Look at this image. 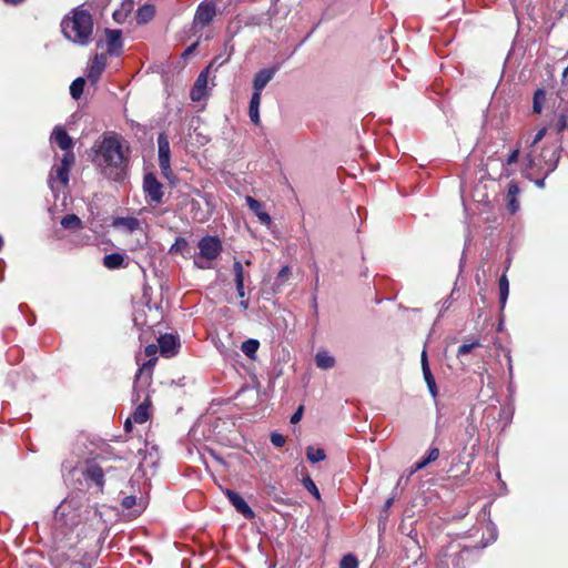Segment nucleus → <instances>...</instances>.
Returning <instances> with one entry per match:
<instances>
[{"label": "nucleus", "mask_w": 568, "mask_h": 568, "mask_svg": "<svg viewBox=\"0 0 568 568\" xmlns=\"http://www.w3.org/2000/svg\"><path fill=\"white\" fill-rule=\"evenodd\" d=\"M93 161L108 179L119 181L123 178L125 156L118 138H104Z\"/></svg>", "instance_id": "1"}, {"label": "nucleus", "mask_w": 568, "mask_h": 568, "mask_svg": "<svg viewBox=\"0 0 568 568\" xmlns=\"http://www.w3.org/2000/svg\"><path fill=\"white\" fill-rule=\"evenodd\" d=\"M61 30L67 40L77 45L85 47L93 39L92 16L83 7H78L62 19Z\"/></svg>", "instance_id": "2"}, {"label": "nucleus", "mask_w": 568, "mask_h": 568, "mask_svg": "<svg viewBox=\"0 0 568 568\" xmlns=\"http://www.w3.org/2000/svg\"><path fill=\"white\" fill-rule=\"evenodd\" d=\"M199 255L194 257V265L201 270L211 267V262L216 260L222 252V243L216 236H204L199 243Z\"/></svg>", "instance_id": "3"}, {"label": "nucleus", "mask_w": 568, "mask_h": 568, "mask_svg": "<svg viewBox=\"0 0 568 568\" xmlns=\"http://www.w3.org/2000/svg\"><path fill=\"white\" fill-rule=\"evenodd\" d=\"M82 504L78 497L65 498L54 511V519L57 523L74 526L80 519V508Z\"/></svg>", "instance_id": "4"}, {"label": "nucleus", "mask_w": 568, "mask_h": 568, "mask_svg": "<svg viewBox=\"0 0 568 568\" xmlns=\"http://www.w3.org/2000/svg\"><path fill=\"white\" fill-rule=\"evenodd\" d=\"M112 226L124 234L140 232L145 235L146 233V224L134 216H118L113 219Z\"/></svg>", "instance_id": "5"}, {"label": "nucleus", "mask_w": 568, "mask_h": 568, "mask_svg": "<svg viewBox=\"0 0 568 568\" xmlns=\"http://www.w3.org/2000/svg\"><path fill=\"white\" fill-rule=\"evenodd\" d=\"M143 191L149 203L159 204L162 202L164 192L163 185L152 173H148L143 179Z\"/></svg>", "instance_id": "6"}, {"label": "nucleus", "mask_w": 568, "mask_h": 568, "mask_svg": "<svg viewBox=\"0 0 568 568\" xmlns=\"http://www.w3.org/2000/svg\"><path fill=\"white\" fill-rule=\"evenodd\" d=\"M74 153L67 152L63 154L60 164L55 165L52 170L51 181H59L62 186L68 185L69 183V172L71 166L74 163Z\"/></svg>", "instance_id": "7"}, {"label": "nucleus", "mask_w": 568, "mask_h": 568, "mask_svg": "<svg viewBox=\"0 0 568 568\" xmlns=\"http://www.w3.org/2000/svg\"><path fill=\"white\" fill-rule=\"evenodd\" d=\"M158 146H159V165L162 171V174L169 179L172 174L171 164H170V143L168 136L164 133L159 134L158 136Z\"/></svg>", "instance_id": "8"}, {"label": "nucleus", "mask_w": 568, "mask_h": 568, "mask_svg": "<svg viewBox=\"0 0 568 568\" xmlns=\"http://www.w3.org/2000/svg\"><path fill=\"white\" fill-rule=\"evenodd\" d=\"M209 68H205L196 78L195 83L191 90L190 97L192 101H201L207 95L209 83Z\"/></svg>", "instance_id": "9"}, {"label": "nucleus", "mask_w": 568, "mask_h": 568, "mask_svg": "<svg viewBox=\"0 0 568 568\" xmlns=\"http://www.w3.org/2000/svg\"><path fill=\"white\" fill-rule=\"evenodd\" d=\"M216 13L215 6L211 2H202L194 17V26L205 27L209 26Z\"/></svg>", "instance_id": "10"}, {"label": "nucleus", "mask_w": 568, "mask_h": 568, "mask_svg": "<svg viewBox=\"0 0 568 568\" xmlns=\"http://www.w3.org/2000/svg\"><path fill=\"white\" fill-rule=\"evenodd\" d=\"M162 356L173 357L180 347L179 338L172 334L161 335L158 339Z\"/></svg>", "instance_id": "11"}, {"label": "nucleus", "mask_w": 568, "mask_h": 568, "mask_svg": "<svg viewBox=\"0 0 568 568\" xmlns=\"http://www.w3.org/2000/svg\"><path fill=\"white\" fill-rule=\"evenodd\" d=\"M51 142L57 143L58 146L67 152H72L73 141L67 133L63 126L57 125L50 136Z\"/></svg>", "instance_id": "12"}, {"label": "nucleus", "mask_w": 568, "mask_h": 568, "mask_svg": "<svg viewBox=\"0 0 568 568\" xmlns=\"http://www.w3.org/2000/svg\"><path fill=\"white\" fill-rule=\"evenodd\" d=\"M230 503L234 506V508L241 513L246 518H253L254 513L251 507L246 504V501L242 498L240 494L236 491L227 489L225 491Z\"/></svg>", "instance_id": "13"}, {"label": "nucleus", "mask_w": 568, "mask_h": 568, "mask_svg": "<svg viewBox=\"0 0 568 568\" xmlns=\"http://www.w3.org/2000/svg\"><path fill=\"white\" fill-rule=\"evenodd\" d=\"M276 72L275 68L272 69H262L260 70L253 80V89L254 92H257L258 95H262L263 89L267 85V83L273 79Z\"/></svg>", "instance_id": "14"}, {"label": "nucleus", "mask_w": 568, "mask_h": 568, "mask_svg": "<svg viewBox=\"0 0 568 568\" xmlns=\"http://www.w3.org/2000/svg\"><path fill=\"white\" fill-rule=\"evenodd\" d=\"M106 64V57L104 54H97L90 65L88 79L95 83L102 74Z\"/></svg>", "instance_id": "15"}, {"label": "nucleus", "mask_w": 568, "mask_h": 568, "mask_svg": "<svg viewBox=\"0 0 568 568\" xmlns=\"http://www.w3.org/2000/svg\"><path fill=\"white\" fill-rule=\"evenodd\" d=\"M121 34L122 33L120 30H105V40L108 45V52L110 54H118L120 52V49L122 47Z\"/></svg>", "instance_id": "16"}, {"label": "nucleus", "mask_w": 568, "mask_h": 568, "mask_svg": "<svg viewBox=\"0 0 568 568\" xmlns=\"http://www.w3.org/2000/svg\"><path fill=\"white\" fill-rule=\"evenodd\" d=\"M246 204L250 210L257 216L260 222L264 225H270L272 220L271 216L263 210L262 203L254 197L247 195L245 197Z\"/></svg>", "instance_id": "17"}, {"label": "nucleus", "mask_w": 568, "mask_h": 568, "mask_svg": "<svg viewBox=\"0 0 568 568\" xmlns=\"http://www.w3.org/2000/svg\"><path fill=\"white\" fill-rule=\"evenodd\" d=\"M519 192L518 185L515 182H510L507 192V205L510 213H515L519 209V202L517 200Z\"/></svg>", "instance_id": "18"}, {"label": "nucleus", "mask_w": 568, "mask_h": 568, "mask_svg": "<svg viewBox=\"0 0 568 568\" xmlns=\"http://www.w3.org/2000/svg\"><path fill=\"white\" fill-rule=\"evenodd\" d=\"M260 104H261V95H258L257 92H253L251 101H250L248 116L255 125H258L261 122Z\"/></svg>", "instance_id": "19"}, {"label": "nucleus", "mask_w": 568, "mask_h": 568, "mask_svg": "<svg viewBox=\"0 0 568 568\" xmlns=\"http://www.w3.org/2000/svg\"><path fill=\"white\" fill-rule=\"evenodd\" d=\"M316 366L321 369H329L335 365V358L327 351H318L315 356Z\"/></svg>", "instance_id": "20"}, {"label": "nucleus", "mask_w": 568, "mask_h": 568, "mask_svg": "<svg viewBox=\"0 0 568 568\" xmlns=\"http://www.w3.org/2000/svg\"><path fill=\"white\" fill-rule=\"evenodd\" d=\"M232 53L233 47H229L227 43H225L224 51L217 54L206 68H209V70H211L212 68L217 69L219 67L223 65L230 60Z\"/></svg>", "instance_id": "21"}, {"label": "nucleus", "mask_w": 568, "mask_h": 568, "mask_svg": "<svg viewBox=\"0 0 568 568\" xmlns=\"http://www.w3.org/2000/svg\"><path fill=\"white\" fill-rule=\"evenodd\" d=\"M149 398L146 397L142 404H140L133 415L132 419L136 424H143L149 419V405H148Z\"/></svg>", "instance_id": "22"}, {"label": "nucleus", "mask_w": 568, "mask_h": 568, "mask_svg": "<svg viewBox=\"0 0 568 568\" xmlns=\"http://www.w3.org/2000/svg\"><path fill=\"white\" fill-rule=\"evenodd\" d=\"M124 256L119 253L108 254L103 257V265L109 270H115L123 266Z\"/></svg>", "instance_id": "23"}, {"label": "nucleus", "mask_w": 568, "mask_h": 568, "mask_svg": "<svg viewBox=\"0 0 568 568\" xmlns=\"http://www.w3.org/2000/svg\"><path fill=\"white\" fill-rule=\"evenodd\" d=\"M103 476L104 471L98 465L90 466L85 471V478L94 481L100 487L103 485Z\"/></svg>", "instance_id": "24"}, {"label": "nucleus", "mask_w": 568, "mask_h": 568, "mask_svg": "<svg viewBox=\"0 0 568 568\" xmlns=\"http://www.w3.org/2000/svg\"><path fill=\"white\" fill-rule=\"evenodd\" d=\"M258 347L260 342L257 339L250 338L242 343L241 349L248 358L254 359Z\"/></svg>", "instance_id": "25"}, {"label": "nucleus", "mask_w": 568, "mask_h": 568, "mask_svg": "<svg viewBox=\"0 0 568 568\" xmlns=\"http://www.w3.org/2000/svg\"><path fill=\"white\" fill-rule=\"evenodd\" d=\"M155 13V9L152 4H144L139 8L136 19L139 23H148Z\"/></svg>", "instance_id": "26"}, {"label": "nucleus", "mask_w": 568, "mask_h": 568, "mask_svg": "<svg viewBox=\"0 0 568 568\" xmlns=\"http://www.w3.org/2000/svg\"><path fill=\"white\" fill-rule=\"evenodd\" d=\"M61 225L67 230L82 229V221L75 214H68L61 220Z\"/></svg>", "instance_id": "27"}, {"label": "nucleus", "mask_w": 568, "mask_h": 568, "mask_svg": "<svg viewBox=\"0 0 568 568\" xmlns=\"http://www.w3.org/2000/svg\"><path fill=\"white\" fill-rule=\"evenodd\" d=\"M499 292H500L499 303H500V307L503 310L506 305L508 294H509V282L505 274H503L499 278Z\"/></svg>", "instance_id": "28"}, {"label": "nucleus", "mask_w": 568, "mask_h": 568, "mask_svg": "<svg viewBox=\"0 0 568 568\" xmlns=\"http://www.w3.org/2000/svg\"><path fill=\"white\" fill-rule=\"evenodd\" d=\"M306 457L311 463H318L324 460L326 455L322 448H315L313 446H308L306 448Z\"/></svg>", "instance_id": "29"}, {"label": "nucleus", "mask_w": 568, "mask_h": 568, "mask_svg": "<svg viewBox=\"0 0 568 568\" xmlns=\"http://www.w3.org/2000/svg\"><path fill=\"white\" fill-rule=\"evenodd\" d=\"M423 375H424V379L427 384V387H428V390L430 393V395L436 398L437 394H438V389H437V386H436V382H435V378L430 372V368H426L424 372H423Z\"/></svg>", "instance_id": "30"}, {"label": "nucleus", "mask_w": 568, "mask_h": 568, "mask_svg": "<svg viewBox=\"0 0 568 568\" xmlns=\"http://www.w3.org/2000/svg\"><path fill=\"white\" fill-rule=\"evenodd\" d=\"M85 80L83 78L75 79L70 85V94L73 99H79L83 92Z\"/></svg>", "instance_id": "31"}, {"label": "nucleus", "mask_w": 568, "mask_h": 568, "mask_svg": "<svg viewBox=\"0 0 568 568\" xmlns=\"http://www.w3.org/2000/svg\"><path fill=\"white\" fill-rule=\"evenodd\" d=\"M190 206H191V213H192V219L193 220L202 222V221H204L206 219V214L200 210V202L199 201L191 200L190 201Z\"/></svg>", "instance_id": "32"}, {"label": "nucleus", "mask_w": 568, "mask_h": 568, "mask_svg": "<svg viewBox=\"0 0 568 568\" xmlns=\"http://www.w3.org/2000/svg\"><path fill=\"white\" fill-rule=\"evenodd\" d=\"M545 98H546L545 92L542 90L536 91L535 97H534V105H532L534 112H536V113L541 112L542 102L545 101Z\"/></svg>", "instance_id": "33"}, {"label": "nucleus", "mask_w": 568, "mask_h": 568, "mask_svg": "<svg viewBox=\"0 0 568 568\" xmlns=\"http://www.w3.org/2000/svg\"><path fill=\"white\" fill-rule=\"evenodd\" d=\"M357 567H358V561H357L356 557H354L351 554L345 555L339 562V568H357Z\"/></svg>", "instance_id": "34"}, {"label": "nucleus", "mask_w": 568, "mask_h": 568, "mask_svg": "<svg viewBox=\"0 0 568 568\" xmlns=\"http://www.w3.org/2000/svg\"><path fill=\"white\" fill-rule=\"evenodd\" d=\"M547 153H550V159L549 161L546 162V165H547V173L551 172L555 170L556 165H557V161H558V158L555 153V151L552 150H545L541 154L542 158H546V154Z\"/></svg>", "instance_id": "35"}, {"label": "nucleus", "mask_w": 568, "mask_h": 568, "mask_svg": "<svg viewBox=\"0 0 568 568\" xmlns=\"http://www.w3.org/2000/svg\"><path fill=\"white\" fill-rule=\"evenodd\" d=\"M187 247V241L183 237H178L174 244L170 248V253H183L184 248Z\"/></svg>", "instance_id": "36"}, {"label": "nucleus", "mask_w": 568, "mask_h": 568, "mask_svg": "<svg viewBox=\"0 0 568 568\" xmlns=\"http://www.w3.org/2000/svg\"><path fill=\"white\" fill-rule=\"evenodd\" d=\"M234 281L244 282V268L241 262L235 261L233 264Z\"/></svg>", "instance_id": "37"}, {"label": "nucleus", "mask_w": 568, "mask_h": 568, "mask_svg": "<svg viewBox=\"0 0 568 568\" xmlns=\"http://www.w3.org/2000/svg\"><path fill=\"white\" fill-rule=\"evenodd\" d=\"M290 275L291 268L288 266H283L276 276V283L278 285L286 283L290 278Z\"/></svg>", "instance_id": "38"}, {"label": "nucleus", "mask_w": 568, "mask_h": 568, "mask_svg": "<svg viewBox=\"0 0 568 568\" xmlns=\"http://www.w3.org/2000/svg\"><path fill=\"white\" fill-rule=\"evenodd\" d=\"M303 485L314 497L320 499V491L315 483L310 477L304 478Z\"/></svg>", "instance_id": "39"}, {"label": "nucleus", "mask_w": 568, "mask_h": 568, "mask_svg": "<svg viewBox=\"0 0 568 568\" xmlns=\"http://www.w3.org/2000/svg\"><path fill=\"white\" fill-rule=\"evenodd\" d=\"M477 346H479L478 342H474V343H470V344H463L458 348L457 356L460 357V356L467 355Z\"/></svg>", "instance_id": "40"}, {"label": "nucleus", "mask_w": 568, "mask_h": 568, "mask_svg": "<svg viewBox=\"0 0 568 568\" xmlns=\"http://www.w3.org/2000/svg\"><path fill=\"white\" fill-rule=\"evenodd\" d=\"M271 442L276 447H282L285 444V437L278 433L271 434Z\"/></svg>", "instance_id": "41"}, {"label": "nucleus", "mask_w": 568, "mask_h": 568, "mask_svg": "<svg viewBox=\"0 0 568 568\" xmlns=\"http://www.w3.org/2000/svg\"><path fill=\"white\" fill-rule=\"evenodd\" d=\"M452 304H453V300L450 296L443 300L439 303V310H438L439 315L442 316L446 311H448L450 308Z\"/></svg>", "instance_id": "42"}, {"label": "nucleus", "mask_w": 568, "mask_h": 568, "mask_svg": "<svg viewBox=\"0 0 568 568\" xmlns=\"http://www.w3.org/2000/svg\"><path fill=\"white\" fill-rule=\"evenodd\" d=\"M428 464L429 462L426 458L420 459L413 466V468L409 471V475H413L414 473L425 468Z\"/></svg>", "instance_id": "43"}, {"label": "nucleus", "mask_w": 568, "mask_h": 568, "mask_svg": "<svg viewBox=\"0 0 568 568\" xmlns=\"http://www.w3.org/2000/svg\"><path fill=\"white\" fill-rule=\"evenodd\" d=\"M546 132H547V129H546V128L540 129V130L536 133V135H535V138H534L532 142L530 143V146H529V148H534V146L539 142V141H541V140L544 139V136L546 135Z\"/></svg>", "instance_id": "44"}, {"label": "nucleus", "mask_w": 568, "mask_h": 568, "mask_svg": "<svg viewBox=\"0 0 568 568\" xmlns=\"http://www.w3.org/2000/svg\"><path fill=\"white\" fill-rule=\"evenodd\" d=\"M439 457V449L436 447L430 448L425 457L429 463L435 462Z\"/></svg>", "instance_id": "45"}, {"label": "nucleus", "mask_w": 568, "mask_h": 568, "mask_svg": "<svg viewBox=\"0 0 568 568\" xmlns=\"http://www.w3.org/2000/svg\"><path fill=\"white\" fill-rule=\"evenodd\" d=\"M135 503H136L135 496H126L122 500V506L124 508L129 509V508H132L135 505Z\"/></svg>", "instance_id": "46"}, {"label": "nucleus", "mask_w": 568, "mask_h": 568, "mask_svg": "<svg viewBox=\"0 0 568 568\" xmlns=\"http://www.w3.org/2000/svg\"><path fill=\"white\" fill-rule=\"evenodd\" d=\"M302 416H303V406H300L297 408V410L292 415L291 423L297 424L301 420Z\"/></svg>", "instance_id": "47"}, {"label": "nucleus", "mask_w": 568, "mask_h": 568, "mask_svg": "<svg viewBox=\"0 0 568 568\" xmlns=\"http://www.w3.org/2000/svg\"><path fill=\"white\" fill-rule=\"evenodd\" d=\"M518 156H519V149H515L508 156L507 159V164L510 165V164H514L518 161Z\"/></svg>", "instance_id": "48"}, {"label": "nucleus", "mask_w": 568, "mask_h": 568, "mask_svg": "<svg viewBox=\"0 0 568 568\" xmlns=\"http://www.w3.org/2000/svg\"><path fill=\"white\" fill-rule=\"evenodd\" d=\"M237 295L241 298L245 297L244 282H235Z\"/></svg>", "instance_id": "49"}, {"label": "nucleus", "mask_w": 568, "mask_h": 568, "mask_svg": "<svg viewBox=\"0 0 568 568\" xmlns=\"http://www.w3.org/2000/svg\"><path fill=\"white\" fill-rule=\"evenodd\" d=\"M420 362H422V371L423 372L426 368H429L426 351H423Z\"/></svg>", "instance_id": "50"}, {"label": "nucleus", "mask_w": 568, "mask_h": 568, "mask_svg": "<svg viewBox=\"0 0 568 568\" xmlns=\"http://www.w3.org/2000/svg\"><path fill=\"white\" fill-rule=\"evenodd\" d=\"M158 352V346L154 344L148 345L145 347V354L148 356H153Z\"/></svg>", "instance_id": "51"}, {"label": "nucleus", "mask_w": 568, "mask_h": 568, "mask_svg": "<svg viewBox=\"0 0 568 568\" xmlns=\"http://www.w3.org/2000/svg\"><path fill=\"white\" fill-rule=\"evenodd\" d=\"M562 85H568V65L565 68L562 72Z\"/></svg>", "instance_id": "52"}, {"label": "nucleus", "mask_w": 568, "mask_h": 568, "mask_svg": "<svg viewBox=\"0 0 568 568\" xmlns=\"http://www.w3.org/2000/svg\"><path fill=\"white\" fill-rule=\"evenodd\" d=\"M536 165L537 164H536L535 160L531 158L530 154H528V156H527V166L535 168Z\"/></svg>", "instance_id": "53"}, {"label": "nucleus", "mask_w": 568, "mask_h": 568, "mask_svg": "<svg viewBox=\"0 0 568 568\" xmlns=\"http://www.w3.org/2000/svg\"><path fill=\"white\" fill-rule=\"evenodd\" d=\"M196 47H197V42H196V43H193L192 45H190V47L185 50L184 54H185V55H186V54H191V53L196 49Z\"/></svg>", "instance_id": "54"}, {"label": "nucleus", "mask_w": 568, "mask_h": 568, "mask_svg": "<svg viewBox=\"0 0 568 568\" xmlns=\"http://www.w3.org/2000/svg\"><path fill=\"white\" fill-rule=\"evenodd\" d=\"M3 1L8 4L18 6V4L22 3L24 0H3Z\"/></svg>", "instance_id": "55"}, {"label": "nucleus", "mask_w": 568, "mask_h": 568, "mask_svg": "<svg viewBox=\"0 0 568 568\" xmlns=\"http://www.w3.org/2000/svg\"><path fill=\"white\" fill-rule=\"evenodd\" d=\"M132 420L133 419H126L125 424H124V428L126 432H130L131 430V427H132Z\"/></svg>", "instance_id": "56"}, {"label": "nucleus", "mask_w": 568, "mask_h": 568, "mask_svg": "<svg viewBox=\"0 0 568 568\" xmlns=\"http://www.w3.org/2000/svg\"><path fill=\"white\" fill-rule=\"evenodd\" d=\"M240 306H241L243 310H246V308L248 307V301H247V300L242 298V301L240 302Z\"/></svg>", "instance_id": "57"}, {"label": "nucleus", "mask_w": 568, "mask_h": 568, "mask_svg": "<svg viewBox=\"0 0 568 568\" xmlns=\"http://www.w3.org/2000/svg\"><path fill=\"white\" fill-rule=\"evenodd\" d=\"M536 185H537L538 187H542V186L545 185V180H544V179L537 180V181H536Z\"/></svg>", "instance_id": "58"}, {"label": "nucleus", "mask_w": 568, "mask_h": 568, "mask_svg": "<svg viewBox=\"0 0 568 568\" xmlns=\"http://www.w3.org/2000/svg\"><path fill=\"white\" fill-rule=\"evenodd\" d=\"M565 128H566V121H565V119H561L559 130L562 131Z\"/></svg>", "instance_id": "59"}, {"label": "nucleus", "mask_w": 568, "mask_h": 568, "mask_svg": "<svg viewBox=\"0 0 568 568\" xmlns=\"http://www.w3.org/2000/svg\"><path fill=\"white\" fill-rule=\"evenodd\" d=\"M145 243H146L145 241H144V242H140V241H138V243H136V246H135V247H142Z\"/></svg>", "instance_id": "60"}, {"label": "nucleus", "mask_w": 568, "mask_h": 568, "mask_svg": "<svg viewBox=\"0 0 568 568\" xmlns=\"http://www.w3.org/2000/svg\"><path fill=\"white\" fill-rule=\"evenodd\" d=\"M120 14H121V13H120L119 11H115V12L113 13L114 19H115V20H119V16H120Z\"/></svg>", "instance_id": "61"}, {"label": "nucleus", "mask_w": 568, "mask_h": 568, "mask_svg": "<svg viewBox=\"0 0 568 568\" xmlns=\"http://www.w3.org/2000/svg\"><path fill=\"white\" fill-rule=\"evenodd\" d=\"M490 529H491V532H493V539H496L495 527H490Z\"/></svg>", "instance_id": "62"}, {"label": "nucleus", "mask_w": 568, "mask_h": 568, "mask_svg": "<svg viewBox=\"0 0 568 568\" xmlns=\"http://www.w3.org/2000/svg\"><path fill=\"white\" fill-rule=\"evenodd\" d=\"M392 504V500L388 499L387 503H386V506H389Z\"/></svg>", "instance_id": "63"}]
</instances>
